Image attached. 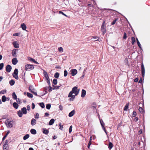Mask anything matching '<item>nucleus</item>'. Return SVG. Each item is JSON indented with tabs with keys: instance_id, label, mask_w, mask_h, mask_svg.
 Listing matches in <instances>:
<instances>
[{
	"instance_id": "obj_49",
	"label": "nucleus",
	"mask_w": 150,
	"mask_h": 150,
	"mask_svg": "<svg viewBox=\"0 0 150 150\" xmlns=\"http://www.w3.org/2000/svg\"><path fill=\"white\" fill-rule=\"evenodd\" d=\"M61 86V85L60 84V86H54V88H53L52 89L53 90L59 89Z\"/></svg>"
},
{
	"instance_id": "obj_42",
	"label": "nucleus",
	"mask_w": 150,
	"mask_h": 150,
	"mask_svg": "<svg viewBox=\"0 0 150 150\" xmlns=\"http://www.w3.org/2000/svg\"><path fill=\"white\" fill-rule=\"evenodd\" d=\"M4 66V64L2 63L0 64V70H2Z\"/></svg>"
},
{
	"instance_id": "obj_61",
	"label": "nucleus",
	"mask_w": 150,
	"mask_h": 150,
	"mask_svg": "<svg viewBox=\"0 0 150 150\" xmlns=\"http://www.w3.org/2000/svg\"><path fill=\"white\" fill-rule=\"evenodd\" d=\"M127 34L125 32L124 33V35L123 36V39H126L127 38Z\"/></svg>"
},
{
	"instance_id": "obj_28",
	"label": "nucleus",
	"mask_w": 150,
	"mask_h": 150,
	"mask_svg": "<svg viewBox=\"0 0 150 150\" xmlns=\"http://www.w3.org/2000/svg\"><path fill=\"white\" fill-rule=\"evenodd\" d=\"M9 84L11 86H12L14 85L15 81L14 80L12 79L9 81Z\"/></svg>"
},
{
	"instance_id": "obj_7",
	"label": "nucleus",
	"mask_w": 150,
	"mask_h": 150,
	"mask_svg": "<svg viewBox=\"0 0 150 150\" xmlns=\"http://www.w3.org/2000/svg\"><path fill=\"white\" fill-rule=\"evenodd\" d=\"M18 50V49H14L12 50V56L13 57H17L16 52H17Z\"/></svg>"
},
{
	"instance_id": "obj_9",
	"label": "nucleus",
	"mask_w": 150,
	"mask_h": 150,
	"mask_svg": "<svg viewBox=\"0 0 150 150\" xmlns=\"http://www.w3.org/2000/svg\"><path fill=\"white\" fill-rule=\"evenodd\" d=\"M21 112H22L23 114L25 115L27 113V109L25 107H24L21 109Z\"/></svg>"
},
{
	"instance_id": "obj_31",
	"label": "nucleus",
	"mask_w": 150,
	"mask_h": 150,
	"mask_svg": "<svg viewBox=\"0 0 150 150\" xmlns=\"http://www.w3.org/2000/svg\"><path fill=\"white\" fill-rule=\"evenodd\" d=\"M84 10H80L79 11V13L82 16H83L84 15Z\"/></svg>"
},
{
	"instance_id": "obj_1",
	"label": "nucleus",
	"mask_w": 150,
	"mask_h": 150,
	"mask_svg": "<svg viewBox=\"0 0 150 150\" xmlns=\"http://www.w3.org/2000/svg\"><path fill=\"white\" fill-rule=\"evenodd\" d=\"M79 90H78V87L77 86L74 87L68 95V97H71L69 99V100L70 101L74 100L75 96L79 94Z\"/></svg>"
},
{
	"instance_id": "obj_17",
	"label": "nucleus",
	"mask_w": 150,
	"mask_h": 150,
	"mask_svg": "<svg viewBox=\"0 0 150 150\" xmlns=\"http://www.w3.org/2000/svg\"><path fill=\"white\" fill-rule=\"evenodd\" d=\"M28 60L31 61L33 62L34 63L36 64H38L39 63L37 62V61H35V60L33 58L29 57L28 58Z\"/></svg>"
},
{
	"instance_id": "obj_24",
	"label": "nucleus",
	"mask_w": 150,
	"mask_h": 150,
	"mask_svg": "<svg viewBox=\"0 0 150 150\" xmlns=\"http://www.w3.org/2000/svg\"><path fill=\"white\" fill-rule=\"evenodd\" d=\"M1 100L3 102H5L7 100V98L5 96H3L2 97Z\"/></svg>"
},
{
	"instance_id": "obj_33",
	"label": "nucleus",
	"mask_w": 150,
	"mask_h": 150,
	"mask_svg": "<svg viewBox=\"0 0 150 150\" xmlns=\"http://www.w3.org/2000/svg\"><path fill=\"white\" fill-rule=\"evenodd\" d=\"M39 105L42 108H44L45 107V104L43 103H39Z\"/></svg>"
},
{
	"instance_id": "obj_25",
	"label": "nucleus",
	"mask_w": 150,
	"mask_h": 150,
	"mask_svg": "<svg viewBox=\"0 0 150 150\" xmlns=\"http://www.w3.org/2000/svg\"><path fill=\"white\" fill-rule=\"evenodd\" d=\"M23 113L20 110H19L17 112V114L19 117H21L23 115Z\"/></svg>"
},
{
	"instance_id": "obj_37",
	"label": "nucleus",
	"mask_w": 150,
	"mask_h": 150,
	"mask_svg": "<svg viewBox=\"0 0 150 150\" xmlns=\"http://www.w3.org/2000/svg\"><path fill=\"white\" fill-rule=\"evenodd\" d=\"M129 105V103H127L124 107V110H127L128 108Z\"/></svg>"
},
{
	"instance_id": "obj_2",
	"label": "nucleus",
	"mask_w": 150,
	"mask_h": 150,
	"mask_svg": "<svg viewBox=\"0 0 150 150\" xmlns=\"http://www.w3.org/2000/svg\"><path fill=\"white\" fill-rule=\"evenodd\" d=\"M13 122L11 121H9V120L7 119L5 122V124L8 127L11 128L13 126Z\"/></svg>"
},
{
	"instance_id": "obj_18",
	"label": "nucleus",
	"mask_w": 150,
	"mask_h": 150,
	"mask_svg": "<svg viewBox=\"0 0 150 150\" xmlns=\"http://www.w3.org/2000/svg\"><path fill=\"white\" fill-rule=\"evenodd\" d=\"M75 113V110H73L69 113L68 116L69 117H71L74 115Z\"/></svg>"
},
{
	"instance_id": "obj_59",
	"label": "nucleus",
	"mask_w": 150,
	"mask_h": 150,
	"mask_svg": "<svg viewBox=\"0 0 150 150\" xmlns=\"http://www.w3.org/2000/svg\"><path fill=\"white\" fill-rule=\"evenodd\" d=\"M35 107V105L33 103L32 104V109H34Z\"/></svg>"
},
{
	"instance_id": "obj_34",
	"label": "nucleus",
	"mask_w": 150,
	"mask_h": 150,
	"mask_svg": "<svg viewBox=\"0 0 150 150\" xmlns=\"http://www.w3.org/2000/svg\"><path fill=\"white\" fill-rule=\"evenodd\" d=\"M131 40L132 43V45H134L136 42L135 38L134 37H132V38Z\"/></svg>"
},
{
	"instance_id": "obj_5",
	"label": "nucleus",
	"mask_w": 150,
	"mask_h": 150,
	"mask_svg": "<svg viewBox=\"0 0 150 150\" xmlns=\"http://www.w3.org/2000/svg\"><path fill=\"white\" fill-rule=\"evenodd\" d=\"M141 68L142 70V76L143 78H144V76L145 73V69L144 67V65L143 64H142L141 65Z\"/></svg>"
},
{
	"instance_id": "obj_55",
	"label": "nucleus",
	"mask_w": 150,
	"mask_h": 150,
	"mask_svg": "<svg viewBox=\"0 0 150 150\" xmlns=\"http://www.w3.org/2000/svg\"><path fill=\"white\" fill-rule=\"evenodd\" d=\"M48 88H49L48 91L49 92H51L52 91V89H53V88H52V87L51 86H49Z\"/></svg>"
},
{
	"instance_id": "obj_22",
	"label": "nucleus",
	"mask_w": 150,
	"mask_h": 150,
	"mask_svg": "<svg viewBox=\"0 0 150 150\" xmlns=\"http://www.w3.org/2000/svg\"><path fill=\"white\" fill-rule=\"evenodd\" d=\"M12 98L14 100H17V96L16 94V93L15 92L13 93L12 95Z\"/></svg>"
},
{
	"instance_id": "obj_52",
	"label": "nucleus",
	"mask_w": 150,
	"mask_h": 150,
	"mask_svg": "<svg viewBox=\"0 0 150 150\" xmlns=\"http://www.w3.org/2000/svg\"><path fill=\"white\" fill-rule=\"evenodd\" d=\"M125 64L126 65H128V60L127 58H126L125 60Z\"/></svg>"
},
{
	"instance_id": "obj_8",
	"label": "nucleus",
	"mask_w": 150,
	"mask_h": 150,
	"mask_svg": "<svg viewBox=\"0 0 150 150\" xmlns=\"http://www.w3.org/2000/svg\"><path fill=\"white\" fill-rule=\"evenodd\" d=\"M71 75L73 76L75 75L77 72V70L75 69H72L71 71Z\"/></svg>"
},
{
	"instance_id": "obj_36",
	"label": "nucleus",
	"mask_w": 150,
	"mask_h": 150,
	"mask_svg": "<svg viewBox=\"0 0 150 150\" xmlns=\"http://www.w3.org/2000/svg\"><path fill=\"white\" fill-rule=\"evenodd\" d=\"M27 96L30 98H32L33 97V95L32 94L28 92L27 94Z\"/></svg>"
},
{
	"instance_id": "obj_19",
	"label": "nucleus",
	"mask_w": 150,
	"mask_h": 150,
	"mask_svg": "<svg viewBox=\"0 0 150 150\" xmlns=\"http://www.w3.org/2000/svg\"><path fill=\"white\" fill-rule=\"evenodd\" d=\"M54 121H55V120L54 119H53V118L50 121L49 123V125H52L54 123Z\"/></svg>"
},
{
	"instance_id": "obj_64",
	"label": "nucleus",
	"mask_w": 150,
	"mask_h": 150,
	"mask_svg": "<svg viewBox=\"0 0 150 150\" xmlns=\"http://www.w3.org/2000/svg\"><path fill=\"white\" fill-rule=\"evenodd\" d=\"M116 21H117V19H115V20H113V21L112 22V23L111 24L112 25H113L114 24H115V23H116Z\"/></svg>"
},
{
	"instance_id": "obj_60",
	"label": "nucleus",
	"mask_w": 150,
	"mask_h": 150,
	"mask_svg": "<svg viewBox=\"0 0 150 150\" xmlns=\"http://www.w3.org/2000/svg\"><path fill=\"white\" fill-rule=\"evenodd\" d=\"M12 75H13V77L14 78H15L16 79H18V75H13V74H12Z\"/></svg>"
},
{
	"instance_id": "obj_46",
	"label": "nucleus",
	"mask_w": 150,
	"mask_h": 150,
	"mask_svg": "<svg viewBox=\"0 0 150 150\" xmlns=\"http://www.w3.org/2000/svg\"><path fill=\"white\" fill-rule=\"evenodd\" d=\"M68 74V72L67 70L65 69L64 71V77L66 76Z\"/></svg>"
},
{
	"instance_id": "obj_15",
	"label": "nucleus",
	"mask_w": 150,
	"mask_h": 150,
	"mask_svg": "<svg viewBox=\"0 0 150 150\" xmlns=\"http://www.w3.org/2000/svg\"><path fill=\"white\" fill-rule=\"evenodd\" d=\"M13 108L16 109H17L19 106L18 104L16 102H14L13 103Z\"/></svg>"
},
{
	"instance_id": "obj_13",
	"label": "nucleus",
	"mask_w": 150,
	"mask_h": 150,
	"mask_svg": "<svg viewBox=\"0 0 150 150\" xmlns=\"http://www.w3.org/2000/svg\"><path fill=\"white\" fill-rule=\"evenodd\" d=\"M18 61L17 59L16 58V57L13 58L12 60V64L13 65H16V64L17 63H18Z\"/></svg>"
},
{
	"instance_id": "obj_4",
	"label": "nucleus",
	"mask_w": 150,
	"mask_h": 150,
	"mask_svg": "<svg viewBox=\"0 0 150 150\" xmlns=\"http://www.w3.org/2000/svg\"><path fill=\"white\" fill-rule=\"evenodd\" d=\"M98 117H99V120H100V124L102 127V128H103V129L104 130V131H105V132L106 134H107V132H106L105 129L104 127L105 124H104L103 122V120H102L101 119H100V115L99 114H98Z\"/></svg>"
},
{
	"instance_id": "obj_27",
	"label": "nucleus",
	"mask_w": 150,
	"mask_h": 150,
	"mask_svg": "<svg viewBox=\"0 0 150 150\" xmlns=\"http://www.w3.org/2000/svg\"><path fill=\"white\" fill-rule=\"evenodd\" d=\"M18 70L17 69H15L14 70V71L13 72L12 74H13V75H17L18 74Z\"/></svg>"
},
{
	"instance_id": "obj_11",
	"label": "nucleus",
	"mask_w": 150,
	"mask_h": 150,
	"mask_svg": "<svg viewBox=\"0 0 150 150\" xmlns=\"http://www.w3.org/2000/svg\"><path fill=\"white\" fill-rule=\"evenodd\" d=\"M42 133L46 135L49 132V131L45 128H42Z\"/></svg>"
},
{
	"instance_id": "obj_43",
	"label": "nucleus",
	"mask_w": 150,
	"mask_h": 150,
	"mask_svg": "<svg viewBox=\"0 0 150 150\" xmlns=\"http://www.w3.org/2000/svg\"><path fill=\"white\" fill-rule=\"evenodd\" d=\"M81 96L83 98L84 97V89L82 90Z\"/></svg>"
},
{
	"instance_id": "obj_53",
	"label": "nucleus",
	"mask_w": 150,
	"mask_h": 150,
	"mask_svg": "<svg viewBox=\"0 0 150 150\" xmlns=\"http://www.w3.org/2000/svg\"><path fill=\"white\" fill-rule=\"evenodd\" d=\"M59 129L61 130H62V129L63 128V125H61V123H59Z\"/></svg>"
},
{
	"instance_id": "obj_30",
	"label": "nucleus",
	"mask_w": 150,
	"mask_h": 150,
	"mask_svg": "<svg viewBox=\"0 0 150 150\" xmlns=\"http://www.w3.org/2000/svg\"><path fill=\"white\" fill-rule=\"evenodd\" d=\"M113 146V144L110 142L108 146L109 149H111Z\"/></svg>"
},
{
	"instance_id": "obj_23",
	"label": "nucleus",
	"mask_w": 150,
	"mask_h": 150,
	"mask_svg": "<svg viewBox=\"0 0 150 150\" xmlns=\"http://www.w3.org/2000/svg\"><path fill=\"white\" fill-rule=\"evenodd\" d=\"M101 30L103 33V35L105 34V31L106 30L105 29V28L104 26L103 25V24L101 26Z\"/></svg>"
},
{
	"instance_id": "obj_56",
	"label": "nucleus",
	"mask_w": 150,
	"mask_h": 150,
	"mask_svg": "<svg viewBox=\"0 0 150 150\" xmlns=\"http://www.w3.org/2000/svg\"><path fill=\"white\" fill-rule=\"evenodd\" d=\"M45 80L47 81L48 80H50V79L49 78V77L48 75L46 76H45Z\"/></svg>"
},
{
	"instance_id": "obj_47",
	"label": "nucleus",
	"mask_w": 150,
	"mask_h": 150,
	"mask_svg": "<svg viewBox=\"0 0 150 150\" xmlns=\"http://www.w3.org/2000/svg\"><path fill=\"white\" fill-rule=\"evenodd\" d=\"M136 39H137V43L138 44V46L139 47H140V48H141V44H140L139 41V40L137 38H136Z\"/></svg>"
},
{
	"instance_id": "obj_26",
	"label": "nucleus",
	"mask_w": 150,
	"mask_h": 150,
	"mask_svg": "<svg viewBox=\"0 0 150 150\" xmlns=\"http://www.w3.org/2000/svg\"><path fill=\"white\" fill-rule=\"evenodd\" d=\"M30 137L29 134H27L24 136L23 137V139L24 140H26L28 138Z\"/></svg>"
},
{
	"instance_id": "obj_63",
	"label": "nucleus",
	"mask_w": 150,
	"mask_h": 150,
	"mask_svg": "<svg viewBox=\"0 0 150 150\" xmlns=\"http://www.w3.org/2000/svg\"><path fill=\"white\" fill-rule=\"evenodd\" d=\"M136 115H137L136 112L135 111H134L133 112V114H132V115H133V117H135L136 116Z\"/></svg>"
},
{
	"instance_id": "obj_54",
	"label": "nucleus",
	"mask_w": 150,
	"mask_h": 150,
	"mask_svg": "<svg viewBox=\"0 0 150 150\" xmlns=\"http://www.w3.org/2000/svg\"><path fill=\"white\" fill-rule=\"evenodd\" d=\"M20 34V33H15L13 34V36H18Z\"/></svg>"
},
{
	"instance_id": "obj_57",
	"label": "nucleus",
	"mask_w": 150,
	"mask_h": 150,
	"mask_svg": "<svg viewBox=\"0 0 150 150\" xmlns=\"http://www.w3.org/2000/svg\"><path fill=\"white\" fill-rule=\"evenodd\" d=\"M58 50H59V52H63V48L61 47H59Z\"/></svg>"
},
{
	"instance_id": "obj_32",
	"label": "nucleus",
	"mask_w": 150,
	"mask_h": 150,
	"mask_svg": "<svg viewBox=\"0 0 150 150\" xmlns=\"http://www.w3.org/2000/svg\"><path fill=\"white\" fill-rule=\"evenodd\" d=\"M59 74L58 72H57L55 73L54 75V77L56 78H59Z\"/></svg>"
},
{
	"instance_id": "obj_29",
	"label": "nucleus",
	"mask_w": 150,
	"mask_h": 150,
	"mask_svg": "<svg viewBox=\"0 0 150 150\" xmlns=\"http://www.w3.org/2000/svg\"><path fill=\"white\" fill-rule=\"evenodd\" d=\"M10 132V131L9 130H8L7 132L6 133V134L4 136L3 138H2V141H3L7 137L8 134Z\"/></svg>"
},
{
	"instance_id": "obj_38",
	"label": "nucleus",
	"mask_w": 150,
	"mask_h": 150,
	"mask_svg": "<svg viewBox=\"0 0 150 150\" xmlns=\"http://www.w3.org/2000/svg\"><path fill=\"white\" fill-rule=\"evenodd\" d=\"M6 90L5 89L0 91V94H4L6 92Z\"/></svg>"
},
{
	"instance_id": "obj_39",
	"label": "nucleus",
	"mask_w": 150,
	"mask_h": 150,
	"mask_svg": "<svg viewBox=\"0 0 150 150\" xmlns=\"http://www.w3.org/2000/svg\"><path fill=\"white\" fill-rule=\"evenodd\" d=\"M57 83V80L56 79H54L53 80V83L54 85H56Z\"/></svg>"
},
{
	"instance_id": "obj_51",
	"label": "nucleus",
	"mask_w": 150,
	"mask_h": 150,
	"mask_svg": "<svg viewBox=\"0 0 150 150\" xmlns=\"http://www.w3.org/2000/svg\"><path fill=\"white\" fill-rule=\"evenodd\" d=\"M92 38H93V39H96V41H99V38L98 37H97V36H93V37H92Z\"/></svg>"
},
{
	"instance_id": "obj_50",
	"label": "nucleus",
	"mask_w": 150,
	"mask_h": 150,
	"mask_svg": "<svg viewBox=\"0 0 150 150\" xmlns=\"http://www.w3.org/2000/svg\"><path fill=\"white\" fill-rule=\"evenodd\" d=\"M72 126L71 125L70 126L69 129V133H71L72 131Z\"/></svg>"
},
{
	"instance_id": "obj_58",
	"label": "nucleus",
	"mask_w": 150,
	"mask_h": 150,
	"mask_svg": "<svg viewBox=\"0 0 150 150\" xmlns=\"http://www.w3.org/2000/svg\"><path fill=\"white\" fill-rule=\"evenodd\" d=\"M43 74L44 76V77L46 76L47 75H48V74L47 72L45 70H43Z\"/></svg>"
},
{
	"instance_id": "obj_14",
	"label": "nucleus",
	"mask_w": 150,
	"mask_h": 150,
	"mask_svg": "<svg viewBox=\"0 0 150 150\" xmlns=\"http://www.w3.org/2000/svg\"><path fill=\"white\" fill-rule=\"evenodd\" d=\"M3 150H9V146L8 145L4 144L3 147Z\"/></svg>"
},
{
	"instance_id": "obj_35",
	"label": "nucleus",
	"mask_w": 150,
	"mask_h": 150,
	"mask_svg": "<svg viewBox=\"0 0 150 150\" xmlns=\"http://www.w3.org/2000/svg\"><path fill=\"white\" fill-rule=\"evenodd\" d=\"M51 107V104H50V103H48V104H47L46 105V108L48 110H49L50 109Z\"/></svg>"
},
{
	"instance_id": "obj_12",
	"label": "nucleus",
	"mask_w": 150,
	"mask_h": 150,
	"mask_svg": "<svg viewBox=\"0 0 150 150\" xmlns=\"http://www.w3.org/2000/svg\"><path fill=\"white\" fill-rule=\"evenodd\" d=\"M29 90L31 92L33 93V91H35V89L34 88L33 86L30 85L29 87Z\"/></svg>"
},
{
	"instance_id": "obj_44",
	"label": "nucleus",
	"mask_w": 150,
	"mask_h": 150,
	"mask_svg": "<svg viewBox=\"0 0 150 150\" xmlns=\"http://www.w3.org/2000/svg\"><path fill=\"white\" fill-rule=\"evenodd\" d=\"M16 101L18 104H21L22 103L21 100L19 98H17V99L16 100Z\"/></svg>"
},
{
	"instance_id": "obj_20",
	"label": "nucleus",
	"mask_w": 150,
	"mask_h": 150,
	"mask_svg": "<svg viewBox=\"0 0 150 150\" xmlns=\"http://www.w3.org/2000/svg\"><path fill=\"white\" fill-rule=\"evenodd\" d=\"M30 132L31 133L33 134H35L37 133L36 130L35 129H31L30 130Z\"/></svg>"
},
{
	"instance_id": "obj_62",
	"label": "nucleus",
	"mask_w": 150,
	"mask_h": 150,
	"mask_svg": "<svg viewBox=\"0 0 150 150\" xmlns=\"http://www.w3.org/2000/svg\"><path fill=\"white\" fill-rule=\"evenodd\" d=\"M23 74L22 75L21 77V78H22L24 80H25V74H23Z\"/></svg>"
},
{
	"instance_id": "obj_21",
	"label": "nucleus",
	"mask_w": 150,
	"mask_h": 150,
	"mask_svg": "<svg viewBox=\"0 0 150 150\" xmlns=\"http://www.w3.org/2000/svg\"><path fill=\"white\" fill-rule=\"evenodd\" d=\"M21 27L22 28V29L24 30H25L26 28V26L25 24L23 23L21 25Z\"/></svg>"
},
{
	"instance_id": "obj_40",
	"label": "nucleus",
	"mask_w": 150,
	"mask_h": 150,
	"mask_svg": "<svg viewBox=\"0 0 150 150\" xmlns=\"http://www.w3.org/2000/svg\"><path fill=\"white\" fill-rule=\"evenodd\" d=\"M139 112L142 113H144V110L142 107H139Z\"/></svg>"
},
{
	"instance_id": "obj_16",
	"label": "nucleus",
	"mask_w": 150,
	"mask_h": 150,
	"mask_svg": "<svg viewBox=\"0 0 150 150\" xmlns=\"http://www.w3.org/2000/svg\"><path fill=\"white\" fill-rule=\"evenodd\" d=\"M36 123V120L35 119L33 118L31 120V124L33 125H35Z\"/></svg>"
},
{
	"instance_id": "obj_41",
	"label": "nucleus",
	"mask_w": 150,
	"mask_h": 150,
	"mask_svg": "<svg viewBox=\"0 0 150 150\" xmlns=\"http://www.w3.org/2000/svg\"><path fill=\"white\" fill-rule=\"evenodd\" d=\"M39 114L38 113H36L34 117L35 118L38 119L39 118Z\"/></svg>"
},
{
	"instance_id": "obj_6",
	"label": "nucleus",
	"mask_w": 150,
	"mask_h": 150,
	"mask_svg": "<svg viewBox=\"0 0 150 150\" xmlns=\"http://www.w3.org/2000/svg\"><path fill=\"white\" fill-rule=\"evenodd\" d=\"M6 69L7 72H10L12 69L11 66L9 64H7L6 67Z\"/></svg>"
},
{
	"instance_id": "obj_48",
	"label": "nucleus",
	"mask_w": 150,
	"mask_h": 150,
	"mask_svg": "<svg viewBox=\"0 0 150 150\" xmlns=\"http://www.w3.org/2000/svg\"><path fill=\"white\" fill-rule=\"evenodd\" d=\"M59 14H62V15L66 16V17H67V15H66L64 13V12H62V11H59Z\"/></svg>"
},
{
	"instance_id": "obj_3",
	"label": "nucleus",
	"mask_w": 150,
	"mask_h": 150,
	"mask_svg": "<svg viewBox=\"0 0 150 150\" xmlns=\"http://www.w3.org/2000/svg\"><path fill=\"white\" fill-rule=\"evenodd\" d=\"M25 68L26 71H30L33 70L34 67L33 65L28 64L25 66Z\"/></svg>"
},
{
	"instance_id": "obj_10",
	"label": "nucleus",
	"mask_w": 150,
	"mask_h": 150,
	"mask_svg": "<svg viewBox=\"0 0 150 150\" xmlns=\"http://www.w3.org/2000/svg\"><path fill=\"white\" fill-rule=\"evenodd\" d=\"M13 44L15 48H18L19 47V45L17 41L14 42L13 43Z\"/></svg>"
},
{
	"instance_id": "obj_45",
	"label": "nucleus",
	"mask_w": 150,
	"mask_h": 150,
	"mask_svg": "<svg viewBox=\"0 0 150 150\" xmlns=\"http://www.w3.org/2000/svg\"><path fill=\"white\" fill-rule=\"evenodd\" d=\"M92 107L94 108L96 110V112L97 111V110L96 109V105L95 103H93L92 104Z\"/></svg>"
}]
</instances>
